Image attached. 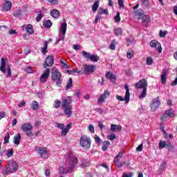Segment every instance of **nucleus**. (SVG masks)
<instances>
[{"instance_id":"1","label":"nucleus","mask_w":177,"mask_h":177,"mask_svg":"<svg viewBox=\"0 0 177 177\" xmlns=\"http://www.w3.org/2000/svg\"><path fill=\"white\" fill-rule=\"evenodd\" d=\"M68 169H65L64 167L60 166L59 167V172L61 174H68V172H73L75 169V165L78 164V158H76L73 153L68 154Z\"/></svg>"},{"instance_id":"2","label":"nucleus","mask_w":177,"mask_h":177,"mask_svg":"<svg viewBox=\"0 0 177 177\" xmlns=\"http://www.w3.org/2000/svg\"><path fill=\"white\" fill-rule=\"evenodd\" d=\"M135 86L136 89L142 88V91L139 96V99H144V97H146V95H147V86H149L147 80H146V79H142L135 84Z\"/></svg>"},{"instance_id":"3","label":"nucleus","mask_w":177,"mask_h":177,"mask_svg":"<svg viewBox=\"0 0 177 177\" xmlns=\"http://www.w3.org/2000/svg\"><path fill=\"white\" fill-rule=\"evenodd\" d=\"M51 80L54 82H56V85L57 86H62V82H63V80H62V73L59 71V69L56 68H53L52 69Z\"/></svg>"},{"instance_id":"4","label":"nucleus","mask_w":177,"mask_h":177,"mask_svg":"<svg viewBox=\"0 0 177 177\" xmlns=\"http://www.w3.org/2000/svg\"><path fill=\"white\" fill-rule=\"evenodd\" d=\"M19 169V164L15 161H9L8 166L3 170L4 175H10L15 174Z\"/></svg>"},{"instance_id":"5","label":"nucleus","mask_w":177,"mask_h":177,"mask_svg":"<svg viewBox=\"0 0 177 177\" xmlns=\"http://www.w3.org/2000/svg\"><path fill=\"white\" fill-rule=\"evenodd\" d=\"M81 54L86 60H91V62H93V63L99 62L100 57L97 55H91V53H88L85 50L82 51Z\"/></svg>"},{"instance_id":"6","label":"nucleus","mask_w":177,"mask_h":177,"mask_svg":"<svg viewBox=\"0 0 177 177\" xmlns=\"http://www.w3.org/2000/svg\"><path fill=\"white\" fill-rule=\"evenodd\" d=\"M124 89L126 90L124 98L120 95H116V99L120 102H125L126 103H129L131 93H129V86L128 84L124 85Z\"/></svg>"},{"instance_id":"7","label":"nucleus","mask_w":177,"mask_h":177,"mask_svg":"<svg viewBox=\"0 0 177 177\" xmlns=\"http://www.w3.org/2000/svg\"><path fill=\"white\" fill-rule=\"evenodd\" d=\"M80 146H82L84 150L91 149V139L86 136H82L80 138Z\"/></svg>"},{"instance_id":"8","label":"nucleus","mask_w":177,"mask_h":177,"mask_svg":"<svg viewBox=\"0 0 177 177\" xmlns=\"http://www.w3.org/2000/svg\"><path fill=\"white\" fill-rule=\"evenodd\" d=\"M35 151L40 154L41 158H44L45 160L49 158V151H48L46 148H42L41 147L37 146L35 148Z\"/></svg>"},{"instance_id":"9","label":"nucleus","mask_w":177,"mask_h":177,"mask_svg":"<svg viewBox=\"0 0 177 177\" xmlns=\"http://www.w3.org/2000/svg\"><path fill=\"white\" fill-rule=\"evenodd\" d=\"M21 131L26 133L28 136H32V124L30 123H24L21 127Z\"/></svg>"},{"instance_id":"10","label":"nucleus","mask_w":177,"mask_h":177,"mask_svg":"<svg viewBox=\"0 0 177 177\" xmlns=\"http://www.w3.org/2000/svg\"><path fill=\"white\" fill-rule=\"evenodd\" d=\"M83 71L84 74H92L96 71V66L95 65H83Z\"/></svg>"},{"instance_id":"11","label":"nucleus","mask_w":177,"mask_h":177,"mask_svg":"<svg viewBox=\"0 0 177 177\" xmlns=\"http://www.w3.org/2000/svg\"><path fill=\"white\" fill-rule=\"evenodd\" d=\"M149 45L151 48H154L159 52V53H161L162 52V47H161V44L158 42L157 40H152L150 41Z\"/></svg>"},{"instance_id":"12","label":"nucleus","mask_w":177,"mask_h":177,"mask_svg":"<svg viewBox=\"0 0 177 177\" xmlns=\"http://www.w3.org/2000/svg\"><path fill=\"white\" fill-rule=\"evenodd\" d=\"M55 63V58L52 55H48L45 59V64L43 65L44 68L52 67Z\"/></svg>"},{"instance_id":"13","label":"nucleus","mask_w":177,"mask_h":177,"mask_svg":"<svg viewBox=\"0 0 177 177\" xmlns=\"http://www.w3.org/2000/svg\"><path fill=\"white\" fill-rule=\"evenodd\" d=\"M110 96V92L107 90L104 91V93L102 94L97 100V103L102 104L103 102Z\"/></svg>"},{"instance_id":"14","label":"nucleus","mask_w":177,"mask_h":177,"mask_svg":"<svg viewBox=\"0 0 177 177\" xmlns=\"http://www.w3.org/2000/svg\"><path fill=\"white\" fill-rule=\"evenodd\" d=\"M49 74H50V69L46 68L40 77L41 82H46V80L49 78Z\"/></svg>"},{"instance_id":"15","label":"nucleus","mask_w":177,"mask_h":177,"mask_svg":"<svg viewBox=\"0 0 177 177\" xmlns=\"http://www.w3.org/2000/svg\"><path fill=\"white\" fill-rule=\"evenodd\" d=\"M160 104H161V102H160V100L158 97L153 100L151 108L152 109V110H156L157 109H158V107H160Z\"/></svg>"},{"instance_id":"16","label":"nucleus","mask_w":177,"mask_h":177,"mask_svg":"<svg viewBox=\"0 0 177 177\" xmlns=\"http://www.w3.org/2000/svg\"><path fill=\"white\" fill-rule=\"evenodd\" d=\"M133 15L135 19H138L139 20L145 15V12H143V10H137L133 12Z\"/></svg>"},{"instance_id":"17","label":"nucleus","mask_w":177,"mask_h":177,"mask_svg":"<svg viewBox=\"0 0 177 177\" xmlns=\"http://www.w3.org/2000/svg\"><path fill=\"white\" fill-rule=\"evenodd\" d=\"M71 97H68L66 99H64L62 100V109L71 106L70 104H71Z\"/></svg>"},{"instance_id":"18","label":"nucleus","mask_w":177,"mask_h":177,"mask_svg":"<svg viewBox=\"0 0 177 177\" xmlns=\"http://www.w3.org/2000/svg\"><path fill=\"white\" fill-rule=\"evenodd\" d=\"M142 23L145 26L147 27L149 26V24L150 23V16L147 15H144L142 17Z\"/></svg>"},{"instance_id":"19","label":"nucleus","mask_w":177,"mask_h":177,"mask_svg":"<svg viewBox=\"0 0 177 177\" xmlns=\"http://www.w3.org/2000/svg\"><path fill=\"white\" fill-rule=\"evenodd\" d=\"M105 77L106 78H108V80H110V81H111L112 82H115V81H117L115 75L111 73V72L110 71L106 73Z\"/></svg>"},{"instance_id":"20","label":"nucleus","mask_w":177,"mask_h":177,"mask_svg":"<svg viewBox=\"0 0 177 177\" xmlns=\"http://www.w3.org/2000/svg\"><path fill=\"white\" fill-rule=\"evenodd\" d=\"M72 109H73L72 106H66L65 108H63L64 114H65L68 118H70V117H71L73 114V111H71Z\"/></svg>"},{"instance_id":"21","label":"nucleus","mask_w":177,"mask_h":177,"mask_svg":"<svg viewBox=\"0 0 177 177\" xmlns=\"http://www.w3.org/2000/svg\"><path fill=\"white\" fill-rule=\"evenodd\" d=\"M0 71H1L3 74H6V61L5 58H1Z\"/></svg>"},{"instance_id":"22","label":"nucleus","mask_w":177,"mask_h":177,"mask_svg":"<svg viewBox=\"0 0 177 177\" xmlns=\"http://www.w3.org/2000/svg\"><path fill=\"white\" fill-rule=\"evenodd\" d=\"M59 30L61 31L62 34H63V35H66V32L67 31V23L66 22V19H64V23L61 24Z\"/></svg>"},{"instance_id":"23","label":"nucleus","mask_w":177,"mask_h":177,"mask_svg":"<svg viewBox=\"0 0 177 177\" xmlns=\"http://www.w3.org/2000/svg\"><path fill=\"white\" fill-rule=\"evenodd\" d=\"M161 82L163 85L167 83V71L163 70L160 76Z\"/></svg>"},{"instance_id":"24","label":"nucleus","mask_w":177,"mask_h":177,"mask_svg":"<svg viewBox=\"0 0 177 177\" xmlns=\"http://www.w3.org/2000/svg\"><path fill=\"white\" fill-rule=\"evenodd\" d=\"M111 131L114 132L115 131H118V132H121L122 131V127L117 124H111Z\"/></svg>"},{"instance_id":"25","label":"nucleus","mask_w":177,"mask_h":177,"mask_svg":"<svg viewBox=\"0 0 177 177\" xmlns=\"http://www.w3.org/2000/svg\"><path fill=\"white\" fill-rule=\"evenodd\" d=\"M2 9L3 10L8 12V10H10V9H12V3L10 1H7L5 4L3 5Z\"/></svg>"},{"instance_id":"26","label":"nucleus","mask_w":177,"mask_h":177,"mask_svg":"<svg viewBox=\"0 0 177 177\" xmlns=\"http://www.w3.org/2000/svg\"><path fill=\"white\" fill-rule=\"evenodd\" d=\"M20 140H21V136H20V133H18L17 136H14L13 143L17 145V146L20 145Z\"/></svg>"},{"instance_id":"27","label":"nucleus","mask_w":177,"mask_h":177,"mask_svg":"<svg viewBox=\"0 0 177 177\" xmlns=\"http://www.w3.org/2000/svg\"><path fill=\"white\" fill-rule=\"evenodd\" d=\"M50 16H52V17H53L54 19H59V17L60 16V12H59V10L53 9L50 12Z\"/></svg>"},{"instance_id":"28","label":"nucleus","mask_w":177,"mask_h":177,"mask_svg":"<svg viewBox=\"0 0 177 177\" xmlns=\"http://www.w3.org/2000/svg\"><path fill=\"white\" fill-rule=\"evenodd\" d=\"M110 145H111L110 141H108V140L104 141L102 146V149L103 151H107V149L109 148Z\"/></svg>"},{"instance_id":"29","label":"nucleus","mask_w":177,"mask_h":177,"mask_svg":"<svg viewBox=\"0 0 177 177\" xmlns=\"http://www.w3.org/2000/svg\"><path fill=\"white\" fill-rule=\"evenodd\" d=\"M26 31L30 35H31V34H34V28H32V25L28 24L26 27Z\"/></svg>"},{"instance_id":"30","label":"nucleus","mask_w":177,"mask_h":177,"mask_svg":"<svg viewBox=\"0 0 177 177\" xmlns=\"http://www.w3.org/2000/svg\"><path fill=\"white\" fill-rule=\"evenodd\" d=\"M43 25L45 28H50L52 27V21L50 20L44 21Z\"/></svg>"},{"instance_id":"31","label":"nucleus","mask_w":177,"mask_h":177,"mask_svg":"<svg viewBox=\"0 0 177 177\" xmlns=\"http://www.w3.org/2000/svg\"><path fill=\"white\" fill-rule=\"evenodd\" d=\"M46 49H48V41H46L44 42V47L41 48V50L43 55H45L47 53Z\"/></svg>"},{"instance_id":"32","label":"nucleus","mask_w":177,"mask_h":177,"mask_svg":"<svg viewBox=\"0 0 177 177\" xmlns=\"http://www.w3.org/2000/svg\"><path fill=\"white\" fill-rule=\"evenodd\" d=\"M70 88H73V79L70 78L68 82H67L66 90L68 91Z\"/></svg>"},{"instance_id":"33","label":"nucleus","mask_w":177,"mask_h":177,"mask_svg":"<svg viewBox=\"0 0 177 177\" xmlns=\"http://www.w3.org/2000/svg\"><path fill=\"white\" fill-rule=\"evenodd\" d=\"M80 167L82 168H86V167H89V162L86 160H82Z\"/></svg>"},{"instance_id":"34","label":"nucleus","mask_w":177,"mask_h":177,"mask_svg":"<svg viewBox=\"0 0 177 177\" xmlns=\"http://www.w3.org/2000/svg\"><path fill=\"white\" fill-rule=\"evenodd\" d=\"M99 8V0L96 1L92 7L93 12H96L97 10V8Z\"/></svg>"},{"instance_id":"35","label":"nucleus","mask_w":177,"mask_h":177,"mask_svg":"<svg viewBox=\"0 0 177 177\" xmlns=\"http://www.w3.org/2000/svg\"><path fill=\"white\" fill-rule=\"evenodd\" d=\"M14 16L15 17H17L18 19L21 17V10L18 9L17 11L14 12Z\"/></svg>"},{"instance_id":"36","label":"nucleus","mask_w":177,"mask_h":177,"mask_svg":"<svg viewBox=\"0 0 177 177\" xmlns=\"http://www.w3.org/2000/svg\"><path fill=\"white\" fill-rule=\"evenodd\" d=\"M115 45H117V42H115V40H113L109 46V49L111 50H115Z\"/></svg>"},{"instance_id":"37","label":"nucleus","mask_w":177,"mask_h":177,"mask_svg":"<svg viewBox=\"0 0 177 177\" xmlns=\"http://www.w3.org/2000/svg\"><path fill=\"white\" fill-rule=\"evenodd\" d=\"M114 32H115V35L118 37V35H121L122 32V30L120 28H115L114 29Z\"/></svg>"},{"instance_id":"38","label":"nucleus","mask_w":177,"mask_h":177,"mask_svg":"<svg viewBox=\"0 0 177 177\" xmlns=\"http://www.w3.org/2000/svg\"><path fill=\"white\" fill-rule=\"evenodd\" d=\"M13 153H14V151H13V149H10L7 151V153H6V156L8 158H10V157H12V156H13Z\"/></svg>"},{"instance_id":"39","label":"nucleus","mask_w":177,"mask_h":177,"mask_svg":"<svg viewBox=\"0 0 177 177\" xmlns=\"http://www.w3.org/2000/svg\"><path fill=\"white\" fill-rule=\"evenodd\" d=\"M60 104H62V102L59 100H56L53 104L54 108L59 109V107H60Z\"/></svg>"},{"instance_id":"40","label":"nucleus","mask_w":177,"mask_h":177,"mask_svg":"<svg viewBox=\"0 0 177 177\" xmlns=\"http://www.w3.org/2000/svg\"><path fill=\"white\" fill-rule=\"evenodd\" d=\"M166 146L169 145H167V142H165V141H160L159 142V149H164V147H165Z\"/></svg>"},{"instance_id":"41","label":"nucleus","mask_w":177,"mask_h":177,"mask_svg":"<svg viewBox=\"0 0 177 177\" xmlns=\"http://www.w3.org/2000/svg\"><path fill=\"white\" fill-rule=\"evenodd\" d=\"M122 151L119 152V153L115 156V161H120L122 158Z\"/></svg>"},{"instance_id":"42","label":"nucleus","mask_w":177,"mask_h":177,"mask_svg":"<svg viewBox=\"0 0 177 177\" xmlns=\"http://www.w3.org/2000/svg\"><path fill=\"white\" fill-rule=\"evenodd\" d=\"M144 111H145V109L143 108V105H141L137 109V114H143Z\"/></svg>"},{"instance_id":"43","label":"nucleus","mask_w":177,"mask_h":177,"mask_svg":"<svg viewBox=\"0 0 177 177\" xmlns=\"http://www.w3.org/2000/svg\"><path fill=\"white\" fill-rule=\"evenodd\" d=\"M10 138V135L8 132L6 133V136L4 137V145L6 144V143H9V139Z\"/></svg>"},{"instance_id":"44","label":"nucleus","mask_w":177,"mask_h":177,"mask_svg":"<svg viewBox=\"0 0 177 177\" xmlns=\"http://www.w3.org/2000/svg\"><path fill=\"white\" fill-rule=\"evenodd\" d=\"M165 114L168 115L170 118H172L174 117V113H172V111L171 109L167 110L165 111Z\"/></svg>"},{"instance_id":"45","label":"nucleus","mask_w":177,"mask_h":177,"mask_svg":"<svg viewBox=\"0 0 177 177\" xmlns=\"http://www.w3.org/2000/svg\"><path fill=\"white\" fill-rule=\"evenodd\" d=\"M147 66H151V64H153V58L150 57H148L147 58Z\"/></svg>"},{"instance_id":"46","label":"nucleus","mask_w":177,"mask_h":177,"mask_svg":"<svg viewBox=\"0 0 177 177\" xmlns=\"http://www.w3.org/2000/svg\"><path fill=\"white\" fill-rule=\"evenodd\" d=\"M38 109V102L34 101L32 103V109L37 110Z\"/></svg>"},{"instance_id":"47","label":"nucleus","mask_w":177,"mask_h":177,"mask_svg":"<svg viewBox=\"0 0 177 177\" xmlns=\"http://www.w3.org/2000/svg\"><path fill=\"white\" fill-rule=\"evenodd\" d=\"M55 125L59 129H64V128L66 127V126H64V124H63L62 123L56 122Z\"/></svg>"},{"instance_id":"48","label":"nucleus","mask_w":177,"mask_h":177,"mask_svg":"<svg viewBox=\"0 0 177 177\" xmlns=\"http://www.w3.org/2000/svg\"><path fill=\"white\" fill-rule=\"evenodd\" d=\"M117 138V136H115V134L112 133L109 136H108L107 139H109V140H114L115 139Z\"/></svg>"},{"instance_id":"49","label":"nucleus","mask_w":177,"mask_h":177,"mask_svg":"<svg viewBox=\"0 0 177 177\" xmlns=\"http://www.w3.org/2000/svg\"><path fill=\"white\" fill-rule=\"evenodd\" d=\"M68 133V130H67L66 128H64L61 131V136H66Z\"/></svg>"},{"instance_id":"50","label":"nucleus","mask_w":177,"mask_h":177,"mask_svg":"<svg viewBox=\"0 0 177 177\" xmlns=\"http://www.w3.org/2000/svg\"><path fill=\"white\" fill-rule=\"evenodd\" d=\"M167 165V162H163L162 163V165L160 167V171H161L162 172L164 171V169H165V166Z\"/></svg>"},{"instance_id":"51","label":"nucleus","mask_w":177,"mask_h":177,"mask_svg":"<svg viewBox=\"0 0 177 177\" xmlns=\"http://www.w3.org/2000/svg\"><path fill=\"white\" fill-rule=\"evenodd\" d=\"M26 73H28V74H31L32 73V68L28 66L25 68Z\"/></svg>"},{"instance_id":"52","label":"nucleus","mask_w":177,"mask_h":177,"mask_svg":"<svg viewBox=\"0 0 177 177\" xmlns=\"http://www.w3.org/2000/svg\"><path fill=\"white\" fill-rule=\"evenodd\" d=\"M61 64H62L63 68H70V66L66 62L62 61Z\"/></svg>"},{"instance_id":"53","label":"nucleus","mask_w":177,"mask_h":177,"mask_svg":"<svg viewBox=\"0 0 177 177\" xmlns=\"http://www.w3.org/2000/svg\"><path fill=\"white\" fill-rule=\"evenodd\" d=\"M115 21L118 23L121 21V17H120V12H117L116 16L115 17Z\"/></svg>"},{"instance_id":"54","label":"nucleus","mask_w":177,"mask_h":177,"mask_svg":"<svg viewBox=\"0 0 177 177\" xmlns=\"http://www.w3.org/2000/svg\"><path fill=\"white\" fill-rule=\"evenodd\" d=\"M115 162L118 168H121L124 165V163L120 162V160H115Z\"/></svg>"},{"instance_id":"55","label":"nucleus","mask_w":177,"mask_h":177,"mask_svg":"<svg viewBox=\"0 0 177 177\" xmlns=\"http://www.w3.org/2000/svg\"><path fill=\"white\" fill-rule=\"evenodd\" d=\"M120 9H124V0H118Z\"/></svg>"},{"instance_id":"56","label":"nucleus","mask_w":177,"mask_h":177,"mask_svg":"<svg viewBox=\"0 0 177 177\" xmlns=\"http://www.w3.org/2000/svg\"><path fill=\"white\" fill-rule=\"evenodd\" d=\"M132 56H133V51L130 50L127 52V57L128 59H132Z\"/></svg>"},{"instance_id":"57","label":"nucleus","mask_w":177,"mask_h":177,"mask_svg":"<svg viewBox=\"0 0 177 177\" xmlns=\"http://www.w3.org/2000/svg\"><path fill=\"white\" fill-rule=\"evenodd\" d=\"M88 129L91 133H95V128L93 127V124H90L88 127Z\"/></svg>"},{"instance_id":"58","label":"nucleus","mask_w":177,"mask_h":177,"mask_svg":"<svg viewBox=\"0 0 177 177\" xmlns=\"http://www.w3.org/2000/svg\"><path fill=\"white\" fill-rule=\"evenodd\" d=\"M42 17H44V15L41 14V11H40L39 15H38L37 17H36L37 21H41V19H42Z\"/></svg>"},{"instance_id":"59","label":"nucleus","mask_w":177,"mask_h":177,"mask_svg":"<svg viewBox=\"0 0 177 177\" xmlns=\"http://www.w3.org/2000/svg\"><path fill=\"white\" fill-rule=\"evenodd\" d=\"M166 35H167V32L162 31V30H160V37H161L162 38H165V37Z\"/></svg>"},{"instance_id":"60","label":"nucleus","mask_w":177,"mask_h":177,"mask_svg":"<svg viewBox=\"0 0 177 177\" xmlns=\"http://www.w3.org/2000/svg\"><path fill=\"white\" fill-rule=\"evenodd\" d=\"M7 71H8V77H10L12 75V72L10 70V66H7Z\"/></svg>"},{"instance_id":"61","label":"nucleus","mask_w":177,"mask_h":177,"mask_svg":"<svg viewBox=\"0 0 177 177\" xmlns=\"http://www.w3.org/2000/svg\"><path fill=\"white\" fill-rule=\"evenodd\" d=\"M98 127H99V128H100L101 131H102L105 126L103 125V122L102 121H100L98 122Z\"/></svg>"},{"instance_id":"62","label":"nucleus","mask_w":177,"mask_h":177,"mask_svg":"<svg viewBox=\"0 0 177 177\" xmlns=\"http://www.w3.org/2000/svg\"><path fill=\"white\" fill-rule=\"evenodd\" d=\"M143 150V144H140L137 148V151H142Z\"/></svg>"},{"instance_id":"63","label":"nucleus","mask_w":177,"mask_h":177,"mask_svg":"<svg viewBox=\"0 0 177 177\" xmlns=\"http://www.w3.org/2000/svg\"><path fill=\"white\" fill-rule=\"evenodd\" d=\"M132 176H133V174L132 173H129V174L124 173L122 176V177H132Z\"/></svg>"},{"instance_id":"64","label":"nucleus","mask_w":177,"mask_h":177,"mask_svg":"<svg viewBox=\"0 0 177 177\" xmlns=\"http://www.w3.org/2000/svg\"><path fill=\"white\" fill-rule=\"evenodd\" d=\"M24 106H26V102L24 101H22L21 103L18 104V106L19 108L24 107Z\"/></svg>"}]
</instances>
